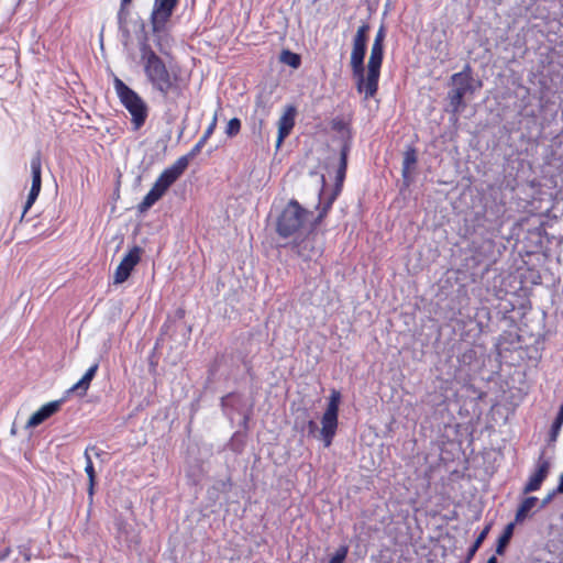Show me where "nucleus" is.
Instances as JSON below:
<instances>
[{"mask_svg": "<svg viewBox=\"0 0 563 563\" xmlns=\"http://www.w3.org/2000/svg\"><path fill=\"white\" fill-rule=\"evenodd\" d=\"M368 32V23H363L358 26L353 37L350 58V66L356 89L360 93H364L365 99L375 97L378 91L380 68L384 59V41L386 36L384 26H380L371 47L365 74L364 58L367 48Z\"/></svg>", "mask_w": 563, "mask_h": 563, "instance_id": "1", "label": "nucleus"}, {"mask_svg": "<svg viewBox=\"0 0 563 563\" xmlns=\"http://www.w3.org/2000/svg\"><path fill=\"white\" fill-rule=\"evenodd\" d=\"M141 63L146 81L154 93L164 100L183 96L186 85L177 65H167L148 45L141 48Z\"/></svg>", "mask_w": 563, "mask_h": 563, "instance_id": "2", "label": "nucleus"}, {"mask_svg": "<svg viewBox=\"0 0 563 563\" xmlns=\"http://www.w3.org/2000/svg\"><path fill=\"white\" fill-rule=\"evenodd\" d=\"M310 216L296 199H291L284 207L276 220V232L280 238H297Z\"/></svg>", "mask_w": 563, "mask_h": 563, "instance_id": "3", "label": "nucleus"}, {"mask_svg": "<svg viewBox=\"0 0 563 563\" xmlns=\"http://www.w3.org/2000/svg\"><path fill=\"white\" fill-rule=\"evenodd\" d=\"M114 89L120 102L131 114V123L134 131L140 130L148 117V107L142 97L124 84L120 78L113 80Z\"/></svg>", "mask_w": 563, "mask_h": 563, "instance_id": "4", "label": "nucleus"}, {"mask_svg": "<svg viewBox=\"0 0 563 563\" xmlns=\"http://www.w3.org/2000/svg\"><path fill=\"white\" fill-rule=\"evenodd\" d=\"M340 400V393L338 390H332L327 409L321 418V435L325 448L331 445L338 429Z\"/></svg>", "mask_w": 563, "mask_h": 563, "instance_id": "5", "label": "nucleus"}, {"mask_svg": "<svg viewBox=\"0 0 563 563\" xmlns=\"http://www.w3.org/2000/svg\"><path fill=\"white\" fill-rule=\"evenodd\" d=\"M179 0H154L150 23L153 34H161L167 30V24L178 5Z\"/></svg>", "mask_w": 563, "mask_h": 563, "instance_id": "6", "label": "nucleus"}, {"mask_svg": "<svg viewBox=\"0 0 563 563\" xmlns=\"http://www.w3.org/2000/svg\"><path fill=\"white\" fill-rule=\"evenodd\" d=\"M31 174H32V186L27 196V199L24 205L22 217L25 216L27 210L33 206L35 200L37 199L41 188H42V157L41 153L37 152L32 158H31Z\"/></svg>", "mask_w": 563, "mask_h": 563, "instance_id": "7", "label": "nucleus"}, {"mask_svg": "<svg viewBox=\"0 0 563 563\" xmlns=\"http://www.w3.org/2000/svg\"><path fill=\"white\" fill-rule=\"evenodd\" d=\"M141 255L142 249L140 246H133L129 250L126 255L122 258L115 268L113 276L114 284H122L130 277L134 267L140 263Z\"/></svg>", "mask_w": 563, "mask_h": 563, "instance_id": "8", "label": "nucleus"}, {"mask_svg": "<svg viewBox=\"0 0 563 563\" xmlns=\"http://www.w3.org/2000/svg\"><path fill=\"white\" fill-rule=\"evenodd\" d=\"M550 472V462L542 453L537 461V468L533 474L530 475L528 482L523 487V494H529L540 489L542 483L548 477Z\"/></svg>", "mask_w": 563, "mask_h": 563, "instance_id": "9", "label": "nucleus"}, {"mask_svg": "<svg viewBox=\"0 0 563 563\" xmlns=\"http://www.w3.org/2000/svg\"><path fill=\"white\" fill-rule=\"evenodd\" d=\"M297 115V109L294 104H288L284 113L278 120V134H277V141H276V147H280L285 139L291 133L294 126H295V120Z\"/></svg>", "mask_w": 563, "mask_h": 563, "instance_id": "10", "label": "nucleus"}, {"mask_svg": "<svg viewBox=\"0 0 563 563\" xmlns=\"http://www.w3.org/2000/svg\"><path fill=\"white\" fill-rule=\"evenodd\" d=\"M64 399L53 400L43 405L27 420V427H37L59 411Z\"/></svg>", "mask_w": 563, "mask_h": 563, "instance_id": "11", "label": "nucleus"}, {"mask_svg": "<svg viewBox=\"0 0 563 563\" xmlns=\"http://www.w3.org/2000/svg\"><path fill=\"white\" fill-rule=\"evenodd\" d=\"M188 165V159L180 156L172 166L165 168L157 178L167 187H170L185 173Z\"/></svg>", "mask_w": 563, "mask_h": 563, "instance_id": "12", "label": "nucleus"}, {"mask_svg": "<svg viewBox=\"0 0 563 563\" xmlns=\"http://www.w3.org/2000/svg\"><path fill=\"white\" fill-rule=\"evenodd\" d=\"M292 250L300 258L306 262L311 261L316 255L319 254V251L316 246V241L313 238H310L309 234L299 241L295 240L292 243Z\"/></svg>", "mask_w": 563, "mask_h": 563, "instance_id": "13", "label": "nucleus"}, {"mask_svg": "<svg viewBox=\"0 0 563 563\" xmlns=\"http://www.w3.org/2000/svg\"><path fill=\"white\" fill-rule=\"evenodd\" d=\"M99 368V364H92L84 374V376L71 386L68 393H77L79 396H85L90 387L92 379L95 378Z\"/></svg>", "mask_w": 563, "mask_h": 563, "instance_id": "14", "label": "nucleus"}, {"mask_svg": "<svg viewBox=\"0 0 563 563\" xmlns=\"http://www.w3.org/2000/svg\"><path fill=\"white\" fill-rule=\"evenodd\" d=\"M217 128V115H214L210 122V124L208 125V128L205 130L202 136L200 137V140L195 144V146L186 154V155H183V157H186L188 159V163L190 162V159H192L194 157H196L202 150V147L205 146V144L207 143V141L211 137V135L213 134L214 130Z\"/></svg>", "mask_w": 563, "mask_h": 563, "instance_id": "15", "label": "nucleus"}, {"mask_svg": "<svg viewBox=\"0 0 563 563\" xmlns=\"http://www.w3.org/2000/svg\"><path fill=\"white\" fill-rule=\"evenodd\" d=\"M452 84L457 88H464L465 91L472 92V68L466 64L462 71L455 73L451 76Z\"/></svg>", "mask_w": 563, "mask_h": 563, "instance_id": "16", "label": "nucleus"}, {"mask_svg": "<svg viewBox=\"0 0 563 563\" xmlns=\"http://www.w3.org/2000/svg\"><path fill=\"white\" fill-rule=\"evenodd\" d=\"M349 151H350L349 145H344L340 153V165L336 170L335 188L333 190V192H338V196L341 192L343 181H344L345 175H346Z\"/></svg>", "mask_w": 563, "mask_h": 563, "instance_id": "17", "label": "nucleus"}, {"mask_svg": "<svg viewBox=\"0 0 563 563\" xmlns=\"http://www.w3.org/2000/svg\"><path fill=\"white\" fill-rule=\"evenodd\" d=\"M538 498L534 496L526 497L519 505L516 515L515 523H520L526 520L530 511L536 507Z\"/></svg>", "mask_w": 563, "mask_h": 563, "instance_id": "18", "label": "nucleus"}, {"mask_svg": "<svg viewBox=\"0 0 563 563\" xmlns=\"http://www.w3.org/2000/svg\"><path fill=\"white\" fill-rule=\"evenodd\" d=\"M338 197V192H332L330 195V197L322 203V206L320 207V210H319V213L318 216L316 217V219L313 220L312 224H311V229L309 231V234L318 227L322 223V221L325 219V217L328 216L329 211L331 210L332 208V205L334 203L335 199Z\"/></svg>", "mask_w": 563, "mask_h": 563, "instance_id": "19", "label": "nucleus"}, {"mask_svg": "<svg viewBox=\"0 0 563 563\" xmlns=\"http://www.w3.org/2000/svg\"><path fill=\"white\" fill-rule=\"evenodd\" d=\"M90 450H96V446H89V448H87L85 450V459H86L85 472L87 473L88 479H89L88 494L90 496H92L93 495L95 483H96V472H95V467H93V463H92L91 456L89 454Z\"/></svg>", "mask_w": 563, "mask_h": 563, "instance_id": "20", "label": "nucleus"}, {"mask_svg": "<svg viewBox=\"0 0 563 563\" xmlns=\"http://www.w3.org/2000/svg\"><path fill=\"white\" fill-rule=\"evenodd\" d=\"M418 162L417 157V151L415 147H408L404 154V161H402V176L404 178H407L411 172V169L415 168L416 164Z\"/></svg>", "mask_w": 563, "mask_h": 563, "instance_id": "21", "label": "nucleus"}, {"mask_svg": "<svg viewBox=\"0 0 563 563\" xmlns=\"http://www.w3.org/2000/svg\"><path fill=\"white\" fill-rule=\"evenodd\" d=\"M514 529H515V522L508 523L505 527L501 536L498 538L497 545H496V553L498 555H503L505 553V550L514 534Z\"/></svg>", "mask_w": 563, "mask_h": 563, "instance_id": "22", "label": "nucleus"}, {"mask_svg": "<svg viewBox=\"0 0 563 563\" xmlns=\"http://www.w3.org/2000/svg\"><path fill=\"white\" fill-rule=\"evenodd\" d=\"M467 91L464 88L455 87L449 92L450 106L453 108L454 112H459L464 107V97Z\"/></svg>", "mask_w": 563, "mask_h": 563, "instance_id": "23", "label": "nucleus"}, {"mask_svg": "<svg viewBox=\"0 0 563 563\" xmlns=\"http://www.w3.org/2000/svg\"><path fill=\"white\" fill-rule=\"evenodd\" d=\"M490 530V525H487L482 531L481 533L476 537L474 543L472 544V547L468 549L467 551V555L465 558V563H470L475 553L477 552V550L479 549V547L483 544V542L485 541V539L487 538V534Z\"/></svg>", "mask_w": 563, "mask_h": 563, "instance_id": "24", "label": "nucleus"}, {"mask_svg": "<svg viewBox=\"0 0 563 563\" xmlns=\"http://www.w3.org/2000/svg\"><path fill=\"white\" fill-rule=\"evenodd\" d=\"M162 196H159L153 188L145 195L143 200L139 203L137 210L140 212L147 211L153 205H155Z\"/></svg>", "mask_w": 563, "mask_h": 563, "instance_id": "25", "label": "nucleus"}, {"mask_svg": "<svg viewBox=\"0 0 563 563\" xmlns=\"http://www.w3.org/2000/svg\"><path fill=\"white\" fill-rule=\"evenodd\" d=\"M280 60L292 68H298L301 64L300 55L288 49L282 52Z\"/></svg>", "mask_w": 563, "mask_h": 563, "instance_id": "26", "label": "nucleus"}, {"mask_svg": "<svg viewBox=\"0 0 563 563\" xmlns=\"http://www.w3.org/2000/svg\"><path fill=\"white\" fill-rule=\"evenodd\" d=\"M562 424H563V406L560 407V410L551 426V430H550V441L551 442L556 441L560 430L562 428Z\"/></svg>", "mask_w": 563, "mask_h": 563, "instance_id": "27", "label": "nucleus"}, {"mask_svg": "<svg viewBox=\"0 0 563 563\" xmlns=\"http://www.w3.org/2000/svg\"><path fill=\"white\" fill-rule=\"evenodd\" d=\"M241 120L239 118L231 119L225 126V134L228 137L236 136L241 131Z\"/></svg>", "mask_w": 563, "mask_h": 563, "instance_id": "28", "label": "nucleus"}, {"mask_svg": "<svg viewBox=\"0 0 563 563\" xmlns=\"http://www.w3.org/2000/svg\"><path fill=\"white\" fill-rule=\"evenodd\" d=\"M349 548L346 545H341L333 556L330 559L329 563H343L347 556Z\"/></svg>", "mask_w": 563, "mask_h": 563, "instance_id": "29", "label": "nucleus"}, {"mask_svg": "<svg viewBox=\"0 0 563 563\" xmlns=\"http://www.w3.org/2000/svg\"><path fill=\"white\" fill-rule=\"evenodd\" d=\"M159 196H164L165 192L168 190L169 187H167L163 181H161L158 178L155 180L153 187H152Z\"/></svg>", "mask_w": 563, "mask_h": 563, "instance_id": "30", "label": "nucleus"}, {"mask_svg": "<svg viewBox=\"0 0 563 563\" xmlns=\"http://www.w3.org/2000/svg\"><path fill=\"white\" fill-rule=\"evenodd\" d=\"M556 493H554V490L552 493H550L543 500H542V505L541 507H544L547 504H549L552 498L555 496Z\"/></svg>", "mask_w": 563, "mask_h": 563, "instance_id": "31", "label": "nucleus"}, {"mask_svg": "<svg viewBox=\"0 0 563 563\" xmlns=\"http://www.w3.org/2000/svg\"><path fill=\"white\" fill-rule=\"evenodd\" d=\"M554 493L563 494V474L560 476V482L556 488L554 489Z\"/></svg>", "mask_w": 563, "mask_h": 563, "instance_id": "32", "label": "nucleus"}, {"mask_svg": "<svg viewBox=\"0 0 563 563\" xmlns=\"http://www.w3.org/2000/svg\"><path fill=\"white\" fill-rule=\"evenodd\" d=\"M133 0H121L120 12L124 11Z\"/></svg>", "mask_w": 563, "mask_h": 563, "instance_id": "33", "label": "nucleus"}, {"mask_svg": "<svg viewBox=\"0 0 563 563\" xmlns=\"http://www.w3.org/2000/svg\"><path fill=\"white\" fill-rule=\"evenodd\" d=\"M486 563H498L496 556H490Z\"/></svg>", "mask_w": 563, "mask_h": 563, "instance_id": "34", "label": "nucleus"}, {"mask_svg": "<svg viewBox=\"0 0 563 563\" xmlns=\"http://www.w3.org/2000/svg\"><path fill=\"white\" fill-rule=\"evenodd\" d=\"M309 427H310V429L316 428V423H314V421H312V420H311V421H309Z\"/></svg>", "mask_w": 563, "mask_h": 563, "instance_id": "35", "label": "nucleus"}]
</instances>
